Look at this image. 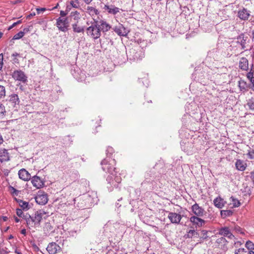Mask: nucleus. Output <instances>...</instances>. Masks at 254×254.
Instances as JSON below:
<instances>
[{
	"label": "nucleus",
	"mask_w": 254,
	"mask_h": 254,
	"mask_svg": "<svg viewBox=\"0 0 254 254\" xmlns=\"http://www.w3.org/2000/svg\"><path fill=\"white\" fill-rule=\"evenodd\" d=\"M46 10L45 8H37L36 10L38 14H40L41 12L45 11Z\"/></svg>",
	"instance_id": "48"
},
{
	"label": "nucleus",
	"mask_w": 254,
	"mask_h": 254,
	"mask_svg": "<svg viewBox=\"0 0 254 254\" xmlns=\"http://www.w3.org/2000/svg\"><path fill=\"white\" fill-rule=\"evenodd\" d=\"M0 254H7V253L5 251L2 250L0 251Z\"/></svg>",
	"instance_id": "59"
},
{
	"label": "nucleus",
	"mask_w": 254,
	"mask_h": 254,
	"mask_svg": "<svg viewBox=\"0 0 254 254\" xmlns=\"http://www.w3.org/2000/svg\"><path fill=\"white\" fill-rule=\"evenodd\" d=\"M18 176L20 179L27 181L31 178V175L25 169H21L18 172Z\"/></svg>",
	"instance_id": "17"
},
{
	"label": "nucleus",
	"mask_w": 254,
	"mask_h": 254,
	"mask_svg": "<svg viewBox=\"0 0 254 254\" xmlns=\"http://www.w3.org/2000/svg\"><path fill=\"white\" fill-rule=\"evenodd\" d=\"M191 210L195 216H202L204 213V210L203 208L199 206L195 203L191 206Z\"/></svg>",
	"instance_id": "13"
},
{
	"label": "nucleus",
	"mask_w": 254,
	"mask_h": 254,
	"mask_svg": "<svg viewBox=\"0 0 254 254\" xmlns=\"http://www.w3.org/2000/svg\"><path fill=\"white\" fill-rule=\"evenodd\" d=\"M46 212L42 210L37 211L34 216H31L28 213L23 215V219L25 220L27 225L29 227H35L40 225V222L43 218H45Z\"/></svg>",
	"instance_id": "1"
},
{
	"label": "nucleus",
	"mask_w": 254,
	"mask_h": 254,
	"mask_svg": "<svg viewBox=\"0 0 254 254\" xmlns=\"http://www.w3.org/2000/svg\"><path fill=\"white\" fill-rule=\"evenodd\" d=\"M35 15V12H33V13H30L29 15H28L27 18H29L31 17L34 16Z\"/></svg>",
	"instance_id": "53"
},
{
	"label": "nucleus",
	"mask_w": 254,
	"mask_h": 254,
	"mask_svg": "<svg viewBox=\"0 0 254 254\" xmlns=\"http://www.w3.org/2000/svg\"><path fill=\"white\" fill-rule=\"evenodd\" d=\"M21 233L24 235H26V230L25 229H23L21 231Z\"/></svg>",
	"instance_id": "52"
},
{
	"label": "nucleus",
	"mask_w": 254,
	"mask_h": 254,
	"mask_svg": "<svg viewBox=\"0 0 254 254\" xmlns=\"http://www.w3.org/2000/svg\"><path fill=\"white\" fill-rule=\"evenodd\" d=\"M5 88L2 85H0V98L5 96Z\"/></svg>",
	"instance_id": "42"
},
{
	"label": "nucleus",
	"mask_w": 254,
	"mask_h": 254,
	"mask_svg": "<svg viewBox=\"0 0 254 254\" xmlns=\"http://www.w3.org/2000/svg\"><path fill=\"white\" fill-rule=\"evenodd\" d=\"M70 16L74 22H79L81 19V15L79 12L77 11H73L70 13Z\"/></svg>",
	"instance_id": "29"
},
{
	"label": "nucleus",
	"mask_w": 254,
	"mask_h": 254,
	"mask_svg": "<svg viewBox=\"0 0 254 254\" xmlns=\"http://www.w3.org/2000/svg\"><path fill=\"white\" fill-rule=\"evenodd\" d=\"M94 22L92 25L86 28L87 35L94 40L98 39L101 36L100 29L99 28L95 20L93 18Z\"/></svg>",
	"instance_id": "4"
},
{
	"label": "nucleus",
	"mask_w": 254,
	"mask_h": 254,
	"mask_svg": "<svg viewBox=\"0 0 254 254\" xmlns=\"http://www.w3.org/2000/svg\"><path fill=\"white\" fill-rule=\"evenodd\" d=\"M19 56V54L17 53H14L12 54V57H16Z\"/></svg>",
	"instance_id": "56"
},
{
	"label": "nucleus",
	"mask_w": 254,
	"mask_h": 254,
	"mask_svg": "<svg viewBox=\"0 0 254 254\" xmlns=\"http://www.w3.org/2000/svg\"><path fill=\"white\" fill-rule=\"evenodd\" d=\"M24 35V32H22V31L19 32L18 33L16 34L13 37V39L14 40H18L21 38H22Z\"/></svg>",
	"instance_id": "38"
},
{
	"label": "nucleus",
	"mask_w": 254,
	"mask_h": 254,
	"mask_svg": "<svg viewBox=\"0 0 254 254\" xmlns=\"http://www.w3.org/2000/svg\"><path fill=\"white\" fill-rule=\"evenodd\" d=\"M86 4H89L93 0H83Z\"/></svg>",
	"instance_id": "54"
},
{
	"label": "nucleus",
	"mask_w": 254,
	"mask_h": 254,
	"mask_svg": "<svg viewBox=\"0 0 254 254\" xmlns=\"http://www.w3.org/2000/svg\"><path fill=\"white\" fill-rule=\"evenodd\" d=\"M9 189L11 194L13 195L17 196L19 194V191L16 190L12 186L9 187Z\"/></svg>",
	"instance_id": "39"
},
{
	"label": "nucleus",
	"mask_w": 254,
	"mask_h": 254,
	"mask_svg": "<svg viewBox=\"0 0 254 254\" xmlns=\"http://www.w3.org/2000/svg\"><path fill=\"white\" fill-rule=\"evenodd\" d=\"M239 66L243 70H247L249 68L248 60L244 57L241 58L239 62Z\"/></svg>",
	"instance_id": "21"
},
{
	"label": "nucleus",
	"mask_w": 254,
	"mask_h": 254,
	"mask_svg": "<svg viewBox=\"0 0 254 254\" xmlns=\"http://www.w3.org/2000/svg\"><path fill=\"white\" fill-rule=\"evenodd\" d=\"M247 38V37H245L244 34H241L237 38L238 43L241 45L242 49H245L246 48L245 45L246 44Z\"/></svg>",
	"instance_id": "26"
},
{
	"label": "nucleus",
	"mask_w": 254,
	"mask_h": 254,
	"mask_svg": "<svg viewBox=\"0 0 254 254\" xmlns=\"http://www.w3.org/2000/svg\"><path fill=\"white\" fill-rule=\"evenodd\" d=\"M233 212L230 210H221V215L223 217H226L227 216H230L232 215Z\"/></svg>",
	"instance_id": "33"
},
{
	"label": "nucleus",
	"mask_w": 254,
	"mask_h": 254,
	"mask_svg": "<svg viewBox=\"0 0 254 254\" xmlns=\"http://www.w3.org/2000/svg\"><path fill=\"white\" fill-rule=\"evenodd\" d=\"M95 22L99 27V28L100 29L101 32H106L109 31L111 28V25L104 20H95Z\"/></svg>",
	"instance_id": "11"
},
{
	"label": "nucleus",
	"mask_w": 254,
	"mask_h": 254,
	"mask_svg": "<svg viewBox=\"0 0 254 254\" xmlns=\"http://www.w3.org/2000/svg\"><path fill=\"white\" fill-rule=\"evenodd\" d=\"M88 196H84L74 199V205L75 207L78 209H84L87 206L85 201L87 199L86 197Z\"/></svg>",
	"instance_id": "10"
},
{
	"label": "nucleus",
	"mask_w": 254,
	"mask_h": 254,
	"mask_svg": "<svg viewBox=\"0 0 254 254\" xmlns=\"http://www.w3.org/2000/svg\"><path fill=\"white\" fill-rule=\"evenodd\" d=\"M219 234L229 239H233L234 236L231 233L229 228L227 227H222L219 230Z\"/></svg>",
	"instance_id": "15"
},
{
	"label": "nucleus",
	"mask_w": 254,
	"mask_h": 254,
	"mask_svg": "<svg viewBox=\"0 0 254 254\" xmlns=\"http://www.w3.org/2000/svg\"><path fill=\"white\" fill-rule=\"evenodd\" d=\"M102 170L111 175L113 173H117L116 168L115 167L116 165V160L114 158H106L101 163Z\"/></svg>",
	"instance_id": "2"
},
{
	"label": "nucleus",
	"mask_w": 254,
	"mask_h": 254,
	"mask_svg": "<svg viewBox=\"0 0 254 254\" xmlns=\"http://www.w3.org/2000/svg\"><path fill=\"white\" fill-rule=\"evenodd\" d=\"M242 244V243L241 242H240V241H238V242L235 243V245L236 247H238L239 246H241Z\"/></svg>",
	"instance_id": "51"
},
{
	"label": "nucleus",
	"mask_w": 254,
	"mask_h": 254,
	"mask_svg": "<svg viewBox=\"0 0 254 254\" xmlns=\"http://www.w3.org/2000/svg\"><path fill=\"white\" fill-rule=\"evenodd\" d=\"M56 26L60 31L66 32L69 29V21L67 18L59 17L56 20Z\"/></svg>",
	"instance_id": "5"
},
{
	"label": "nucleus",
	"mask_w": 254,
	"mask_h": 254,
	"mask_svg": "<svg viewBox=\"0 0 254 254\" xmlns=\"http://www.w3.org/2000/svg\"><path fill=\"white\" fill-rule=\"evenodd\" d=\"M114 152V150L113 148V147L111 146H108L106 150V154L107 157L106 158H112L111 157V156L113 154V153Z\"/></svg>",
	"instance_id": "34"
},
{
	"label": "nucleus",
	"mask_w": 254,
	"mask_h": 254,
	"mask_svg": "<svg viewBox=\"0 0 254 254\" xmlns=\"http://www.w3.org/2000/svg\"><path fill=\"white\" fill-rule=\"evenodd\" d=\"M104 9L107 11L109 13L116 14L119 12V8L114 5H105Z\"/></svg>",
	"instance_id": "19"
},
{
	"label": "nucleus",
	"mask_w": 254,
	"mask_h": 254,
	"mask_svg": "<svg viewBox=\"0 0 254 254\" xmlns=\"http://www.w3.org/2000/svg\"><path fill=\"white\" fill-rule=\"evenodd\" d=\"M235 166L236 169L240 171H244L247 167V163L241 159L237 160Z\"/></svg>",
	"instance_id": "20"
},
{
	"label": "nucleus",
	"mask_w": 254,
	"mask_h": 254,
	"mask_svg": "<svg viewBox=\"0 0 254 254\" xmlns=\"http://www.w3.org/2000/svg\"><path fill=\"white\" fill-rule=\"evenodd\" d=\"M86 9L87 12L92 17L97 15L99 13L98 10L92 6H88Z\"/></svg>",
	"instance_id": "28"
},
{
	"label": "nucleus",
	"mask_w": 254,
	"mask_h": 254,
	"mask_svg": "<svg viewBox=\"0 0 254 254\" xmlns=\"http://www.w3.org/2000/svg\"><path fill=\"white\" fill-rule=\"evenodd\" d=\"M247 155L248 156L250 159H254V151L249 152V153L247 154Z\"/></svg>",
	"instance_id": "46"
},
{
	"label": "nucleus",
	"mask_w": 254,
	"mask_h": 254,
	"mask_svg": "<svg viewBox=\"0 0 254 254\" xmlns=\"http://www.w3.org/2000/svg\"><path fill=\"white\" fill-rule=\"evenodd\" d=\"M247 78L250 80L251 83H254V77L253 72L250 71L247 74Z\"/></svg>",
	"instance_id": "41"
},
{
	"label": "nucleus",
	"mask_w": 254,
	"mask_h": 254,
	"mask_svg": "<svg viewBox=\"0 0 254 254\" xmlns=\"http://www.w3.org/2000/svg\"><path fill=\"white\" fill-rule=\"evenodd\" d=\"M252 179L253 180V182H254V171L252 173Z\"/></svg>",
	"instance_id": "61"
},
{
	"label": "nucleus",
	"mask_w": 254,
	"mask_h": 254,
	"mask_svg": "<svg viewBox=\"0 0 254 254\" xmlns=\"http://www.w3.org/2000/svg\"><path fill=\"white\" fill-rule=\"evenodd\" d=\"M19 206L23 210H27L30 208V206L28 202L19 200L18 201Z\"/></svg>",
	"instance_id": "30"
},
{
	"label": "nucleus",
	"mask_w": 254,
	"mask_h": 254,
	"mask_svg": "<svg viewBox=\"0 0 254 254\" xmlns=\"http://www.w3.org/2000/svg\"><path fill=\"white\" fill-rule=\"evenodd\" d=\"M16 214L19 217H22V218H23V215L25 214L23 213L22 210L21 209L19 208H17L16 209Z\"/></svg>",
	"instance_id": "43"
},
{
	"label": "nucleus",
	"mask_w": 254,
	"mask_h": 254,
	"mask_svg": "<svg viewBox=\"0 0 254 254\" xmlns=\"http://www.w3.org/2000/svg\"><path fill=\"white\" fill-rule=\"evenodd\" d=\"M247 105L250 110L254 111V98H252L249 99L248 101Z\"/></svg>",
	"instance_id": "35"
},
{
	"label": "nucleus",
	"mask_w": 254,
	"mask_h": 254,
	"mask_svg": "<svg viewBox=\"0 0 254 254\" xmlns=\"http://www.w3.org/2000/svg\"><path fill=\"white\" fill-rule=\"evenodd\" d=\"M200 216H192L190 218V222L195 228H200L204 226L205 221L200 218Z\"/></svg>",
	"instance_id": "9"
},
{
	"label": "nucleus",
	"mask_w": 254,
	"mask_h": 254,
	"mask_svg": "<svg viewBox=\"0 0 254 254\" xmlns=\"http://www.w3.org/2000/svg\"><path fill=\"white\" fill-rule=\"evenodd\" d=\"M3 141V138H2L1 134H0V144L2 143Z\"/></svg>",
	"instance_id": "58"
},
{
	"label": "nucleus",
	"mask_w": 254,
	"mask_h": 254,
	"mask_svg": "<svg viewBox=\"0 0 254 254\" xmlns=\"http://www.w3.org/2000/svg\"><path fill=\"white\" fill-rule=\"evenodd\" d=\"M8 160V153L5 149H0V161L1 162Z\"/></svg>",
	"instance_id": "25"
},
{
	"label": "nucleus",
	"mask_w": 254,
	"mask_h": 254,
	"mask_svg": "<svg viewBox=\"0 0 254 254\" xmlns=\"http://www.w3.org/2000/svg\"><path fill=\"white\" fill-rule=\"evenodd\" d=\"M6 115V110L4 106L2 104H0V119H3Z\"/></svg>",
	"instance_id": "32"
},
{
	"label": "nucleus",
	"mask_w": 254,
	"mask_h": 254,
	"mask_svg": "<svg viewBox=\"0 0 254 254\" xmlns=\"http://www.w3.org/2000/svg\"><path fill=\"white\" fill-rule=\"evenodd\" d=\"M168 218L171 223L179 224L182 218V217L180 214L175 212H169Z\"/></svg>",
	"instance_id": "12"
},
{
	"label": "nucleus",
	"mask_w": 254,
	"mask_h": 254,
	"mask_svg": "<svg viewBox=\"0 0 254 254\" xmlns=\"http://www.w3.org/2000/svg\"><path fill=\"white\" fill-rule=\"evenodd\" d=\"M252 87H251V89L254 91V83H252Z\"/></svg>",
	"instance_id": "64"
},
{
	"label": "nucleus",
	"mask_w": 254,
	"mask_h": 254,
	"mask_svg": "<svg viewBox=\"0 0 254 254\" xmlns=\"http://www.w3.org/2000/svg\"><path fill=\"white\" fill-rule=\"evenodd\" d=\"M29 28H24L23 32H24V33H25L28 32L29 31Z\"/></svg>",
	"instance_id": "57"
},
{
	"label": "nucleus",
	"mask_w": 254,
	"mask_h": 254,
	"mask_svg": "<svg viewBox=\"0 0 254 254\" xmlns=\"http://www.w3.org/2000/svg\"><path fill=\"white\" fill-rule=\"evenodd\" d=\"M144 56V53L139 48H132L129 52V59L133 61L141 60Z\"/></svg>",
	"instance_id": "6"
},
{
	"label": "nucleus",
	"mask_w": 254,
	"mask_h": 254,
	"mask_svg": "<svg viewBox=\"0 0 254 254\" xmlns=\"http://www.w3.org/2000/svg\"><path fill=\"white\" fill-rule=\"evenodd\" d=\"M214 205L219 208H222L224 205V201L221 197H217L213 201Z\"/></svg>",
	"instance_id": "27"
},
{
	"label": "nucleus",
	"mask_w": 254,
	"mask_h": 254,
	"mask_svg": "<svg viewBox=\"0 0 254 254\" xmlns=\"http://www.w3.org/2000/svg\"><path fill=\"white\" fill-rule=\"evenodd\" d=\"M3 60V54H0V70H1L2 68Z\"/></svg>",
	"instance_id": "45"
},
{
	"label": "nucleus",
	"mask_w": 254,
	"mask_h": 254,
	"mask_svg": "<svg viewBox=\"0 0 254 254\" xmlns=\"http://www.w3.org/2000/svg\"><path fill=\"white\" fill-rule=\"evenodd\" d=\"M13 61L14 63H18V60L16 57H14Z\"/></svg>",
	"instance_id": "55"
},
{
	"label": "nucleus",
	"mask_w": 254,
	"mask_h": 254,
	"mask_svg": "<svg viewBox=\"0 0 254 254\" xmlns=\"http://www.w3.org/2000/svg\"><path fill=\"white\" fill-rule=\"evenodd\" d=\"M20 103L18 96L16 94H12L8 97V100L7 101V105L9 108H12L14 110H17V107Z\"/></svg>",
	"instance_id": "7"
},
{
	"label": "nucleus",
	"mask_w": 254,
	"mask_h": 254,
	"mask_svg": "<svg viewBox=\"0 0 254 254\" xmlns=\"http://www.w3.org/2000/svg\"><path fill=\"white\" fill-rule=\"evenodd\" d=\"M67 14V13L65 11L61 10L60 11V15L62 17H64Z\"/></svg>",
	"instance_id": "49"
},
{
	"label": "nucleus",
	"mask_w": 254,
	"mask_h": 254,
	"mask_svg": "<svg viewBox=\"0 0 254 254\" xmlns=\"http://www.w3.org/2000/svg\"><path fill=\"white\" fill-rule=\"evenodd\" d=\"M73 31L75 33H82L84 32V26H80L79 22H74L72 24Z\"/></svg>",
	"instance_id": "23"
},
{
	"label": "nucleus",
	"mask_w": 254,
	"mask_h": 254,
	"mask_svg": "<svg viewBox=\"0 0 254 254\" xmlns=\"http://www.w3.org/2000/svg\"><path fill=\"white\" fill-rule=\"evenodd\" d=\"M235 229L236 231H237L238 232H240V233H243L242 232V230H241L240 227H236Z\"/></svg>",
	"instance_id": "50"
},
{
	"label": "nucleus",
	"mask_w": 254,
	"mask_h": 254,
	"mask_svg": "<svg viewBox=\"0 0 254 254\" xmlns=\"http://www.w3.org/2000/svg\"><path fill=\"white\" fill-rule=\"evenodd\" d=\"M21 23V20H18L16 22L13 23L9 28L8 30H10L15 27L16 25H17L18 24H20Z\"/></svg>",
	"instance_id": "47"
},
{
	"label": "nucleus",
	"mask_w": 254,
	"mask_h": 254,
	"mask_svg": "<svg viewBox=\"0 0 254 254\" xmlns=\"http://www.w3.org/2000/svg\"><path fill=\"white\" fill-rule=\"evenodd\" d=\"M186 236L187 238H191L192 237H197L198 234L194 230H190Z\"/></svg>",
	"instance_id": "31"
},
{
	"label": "nucleus",
	"mask_w": 254,
	"mask_h": 254,
	"mask_svg": "<svg viewBox=\"0 0 254 254\" xmlns=\"http://www.w3.org/2000/svg\"><path fill=\"white\" fill-rule=\"evenodd\" d=\"M234 254H248L247 251L244 248H240L235 251Z\"/></svg>",
	"instance_id": "40"
},
{
	"label": "nucleus",
	"mask_w": 254,
	"mask_h": 254,
	"mask_svg": "<svg viewBox=\"0 0 254 254\" xmlns=\"http://www.w3.org/2000/svg\"><path fill=\"white\" fill-rule=\"evenodd\" d=\"M50 254H55L61 250V247L56 243H50L46 249Z\"/></svg>",
	"instance_id": "14"
},
{
	"label": "nucleus",
	"mask_w": 254,
	"mask_h": 254,
	"mask_svg": "<svg viewBox=\"0 0 254 254\" xmlns=\"http://www.w3.org/2000/svg\"><path fill=\"white\" fill-rule=\"evenodd\" d=\"M35 200L37 203L44 205L48 202V198L46 195H38L36 197Z\"/></svg>",
	"instance_id": "24"
},
{
	"label": "nucleus",
	"mask_w": 254,
	"mask_h": 254,
	"mask_svg": "<svg viewBox=\"0 0 254 254\" xmlns=\"http://www.w3.org/2000/svg\"><path fill=\"white\" fill-rule=\"evenodd\" d=\"M108 184H109L110 186H108L109 190L112 191L114 188H118L119 184L122 181L121 177L117 175V173H113V175H109L106 179Z\"/></svg>",
	"instance_id": "3"
},
{
	"label": "nucleus",
	"mask_w": 254,
	"mask_h": 254,
	"mask_svg": "<svg viewBox=\"0 0 254 254\" xmlns=\"http://www.w3.org/2000/svg\"><path fill=\"white\" fill-rule=\"evenodd\" d=\"M31 183L33 186L37 189L42 188L44 185L41 179L37 176H35L32 178Z\"/></svg>",
	"instance_id": "16"
},
{
	"label": "nucleus",
	"mask_w": 254,
	"mask_h": 254,
	"mask_svg": "<svg viewBox=\"0 0 254 254\" xmlns=\"http://www.w3.org/2000/svg\"><path fill=\"white\" fill-rule=\"evenodd\" d=\"M58 6H59V4H58V3H57V4H56V5L55 7H54L52 9H50V10H53V9H54L57 8H58Z\"/></svg>",
	"instance_id": "62"
},
{
	"label": "nucleus",
	"mask_w": 254,
	"mask_h": 254,
	"mask_svg": "<svg viewBox=\"0 0 254 254\" xmlns=\"http://www.w3.org/2000/svg\"><path fill=\"white\" fill-rule=\"evenodd\" d=\"M246 247L248 249V250L252 251L254 249V244L253 242L250 241H248L246 243Z\"/></svg>",
	"instance_id": "37"
},
{
	"label": "nucleus",
	"mask_w": 254,
	"mask_h": 254,
	"mask_svg": "<svg viewBox=\"0 0 254 254\" xmlns=\"http://www.w3.org/2000/svg\"><path fill=\"white\" fill-rule=\"evenodd\" d=\"M70 4L74 8H78L79 6V3L76 1L71 0L70 1Z\"/></svg>",
	"instance_id": "44"
},
{
	"label": "nucleus",
	"mask_w": 254,
	"mask_h": 254,
	"mask_svg": "<svg viewBox=\"0 0 254 254\" xmlns=\"http://www.w3.org/2000/svg\"><path fill=\"white\" fill-rule=\"evenodd\" d=\"M230 198L231 199V201L232 202L234 207H237L240 205V202L238 199L235 198L233 196H232Z\"/></svg>",
	"instance_id": "36"
},
{
	"label": "nucleus",
	"mask_w": 254,
	"mask_h": 254,
	"mask_svg": "<svg viewBox=\"0 0 254 254\" xmlns=\"http://www.w3.org/2000/svg\"><path fill=\"white\" fill-rule=\"evenodd\" d=\"M250 15L249 11L246 8H243L238 11V16L241 20H248Z\"/></svg>",
	"instance_id": "18"
},
{
	"label": "nucleus",
	"mask_w": 254,
	"mask_h": 254,
	"mask_svg": "<svg viewBox=\"0 0 254 254\" xmlns=\"http://www.w3.org/2000/svg\"><path fill=\"white\" fill-rule=\"evenodd\" d=\"M14 219H15V221L17 223H18L20 221V219L16 217L14 218Z\"/></svg>",
	"instance_id": "60"
},
{
	"label": "nucleus",
	"mask_w": 254,
	"mask_h": 254,
	"mask_svg": "<svg viewBox=\"0 0 254 254\" xmlns=\"http://www.w3.org/2000/svg\"><path fill=\"white\" fill-rule=\"evenodd\" d=\"M114 31L120 36H126L127 34L126 28L122 25L115 27Z\"/></svg>",
	"instance_id": "22"
},
{
	"label": "nucleus",
	"mask_w": 254,
	"mask_h": 254,
	"mask_svg": "<svg viewBox=\"0 0 254 254\" xmlns=\"http://www.w3.org/2000/svg\"><path fill=\"white\" fill-rule=\"evenodd\" d=\"M15 253H16L17 254H22L20 252H19V251H18L17 250H16L15 251Z\"/></svg>",
	"instance_id": "63"
},
{
	"label": "nucleus",
	"mask_w": 254,
	"mask_h": 254,
	"mask_svg": "<svg viewBox=\"0 0 254 254\" xmlns=\"http://www.w3.org/2000/svg\"><path fill=\"white\" fill-rule=\"evenodd\" d=\"M12 76L15 80L20 81L22 83H25L27 81V77L25 73L21 70L14 71Z\"/></svg>",
	"instance_id": "8"
}]
</instances>
